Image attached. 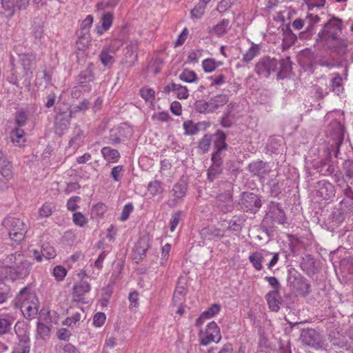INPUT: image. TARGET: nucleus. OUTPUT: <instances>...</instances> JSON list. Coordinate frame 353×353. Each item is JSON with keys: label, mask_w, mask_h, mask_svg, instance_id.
Returning <instances> with one entry per match:
<instances>
[{"label": "nucleus", "mask_w": 353, "mask_h": 353, "mask_svg": "<svg viewBox=\"0 0 353 353\" xmlns=\"http://www.w3.org/2000/svg\"><path fill=\"white\" fill-rule=\"evenodd\" d=\"M195 110L199 113L208 114L212 112L210 101L204 99L197 100L194 103Z\"/></svg>", "instance_id": "36"}, {"label": "nucleus", "mask_w": 353, "mask_h": 353, "mask_svg": "<svg viewBox=\"0 0 353 353\" xmlns=\"http://www.w3.org/2000/svg\"><path fill=\"white\" fill-rule=\"evenodd\" d=\"M296 40V36L294 34L292 30L287 27L285 31L284 32V38L283 41L288 46H291L294 43Z\"/></svg>", "instance_id": "54"}, {"label": "nucleus", "mask_w": 353, "mask_h": 353, "mask_svg": "<svg viewBox=\"0 0 353 353\" xmlns=\"http://www.w3.org/2000/svg\"><path fill=\"white\" fill-rule=\"evenodd\" d=\"M332 90L336 94H339L343 90L342 88V78L341 77L337 74L332 79Z\"/></svg>", "instance_id": "57"}, {"label": "nucleus", "mask_w": 353, "mask_h": 353, "mask_svg": "<svg viewBox=\"0 0 353 353\" xmlns=\"http://www.w3.org/2000/svg\"><path fill=\"white\" fill-rule=\"evenodd\" d=\"M128 299L130 302L129 307L131 310H136L139 305V293L136 291L130 292Z\"/></svg>", "instance_id": "59"}, {"label": "nucleus", "mask_w": 353, "mask_h": 353, "mask_svg": "<svg viewBox=\"0 0 353 353\" xmlns=\"http://www.w3.org/2000/svg\"><path fill=\"white\" fill-rule=\"evenodd\" d=\"M183 128L185 134L188 135L196 134L199 131L197 124H194L192 121H187L183 123Z\"/></svg>", "instance_id": "47"}, {"label": "nucleus", "mask_w": 353, "mask_h": 353, "mask_svg": "<svg viewBox=\"0 0 353 353\" xmlns=\"http://www.w3.org/2000/svg\"><path fill=\"white\" fill-rule=\"evenodd\" d=\"M0 174L7 181L13 178V167L7 158L0 161Z\"/></svg>", "instance_id": "26"}, {"label": "nucleus", "mask_w": 353, "mask_h": 353, "mask_svg": "<svg viewBox=\"0 0 353 353\" xmlns=\"http://www.w3.org/2000/svg\"><path fill=\"white\" fill-rule=\"evenodd\" d=\"M202 67L205 72H212L216 68V61L214 59H206L203 61Z\"/></svg>", "instance_id": "51"}, {"label": "nucleus", "mask_w": 353, "mask_h": 353, "mask_svg": "<svg viewBox=\"0 0 353 353\" xmlns=\"http://www.w3.org/2000/svg\"><path fill=\"white\" fill-rule=\"evenodd\" d=\"M67 274L65 268L61 265H57L54 268L53 274L56 279L58 281H62Z\"/></svg>", "instance_id": "63"}, {"label": "nucleus", "mask_w": 353, "mask_h": 353, "mask_svg": "<svg viewBox=\"0 0 353 353\" xmlns=\"http://www.w3.org/2000/svg\"><path fill=\"white\" fill-rule=\"evenodd\" d=\"M71 117L72 111L68 114H59L55 119L56 132L62 133L64 130H67L70 125Z\"/></svg>", "instance_id": "22"}, {"label": "nucleus", "mask_w": 353, "mask_h": 353, "mask_svg": "<svg viewBox=\"0 0 353 353\" xmlns=\"http://www.w3.org/2000/svg\"><path fill=\"white\" fill-rule=\"evenodd\" d=\"M345 175L349 179H353V161H347L344 163Z\"/></svg>", "instance_id": "64"}, {"label": "nucleus", "mask_w": 353, "mask_h": 353, "mask_svg": "<svg viewBox=\"0 0 353 353\" xmlns=\"http://www.w3.org/2000/svg\"><path fill=\"white\" fill-rule=\"evenodd\" d=\"M301 339L304 344L316 349H321L324 346L323 336L314 329L303 330Z\"/></svg>", "instance_id": "11"}, {"label": "nucleus", "mask_w": 353, "mask_h": 353, "mask_svg": "<svg viewBox=\"0 0 353 353\" xmlns=\"http://www.w3.org/2000/svg\"><path fill=\"white\" fill-rule=\"evenodd\" d=\"M11 69L7 77V81L18 88L22 89L23 86H25L28 90H30L31 87V79L33 74L30 72L25 70L18 66L10 63Z\"/></svg>", "instance_id": "5"}, {"label": "nucleus", "mask_w": 353, "mask_h": 353, "mask_svg": "<svg viewBox=\"0 0 353 353\" xmlns=\"http://www.w3.org/2000/svg\"><path fill=\"white\" fill-rule=\"evenodd\" d=\"M124 172L123 165H117L114 167L110 172V176L114 181H119L123 176Z\"/></svg>", "instance_id": "52"}, {"label": "nucleus", "mask_w": 353, "mask_h": 353, "mask_svg": "<svg viewBox=\"0 0 353 353\" xmlns=\"http://www.w3.org/2000/svg\"><path fill=\"white\" fill-rule=\"evenodd\" d=\"M223 172V165L212 163L208 170V179L212 182Z\"/></svg>", "instance_id": "34"}, {"label": "nucleus", "mask_w": 353, "mask_h": 353, "mask_svg": "<svg viewBox=\"0 0 353 353\" xmlns=\"http://www.w3.org/2000/svg\"><path fill=\"white\" fill-rule=\"evenodd\" d=\"M28 118V112L24 110H21L16 114L15 123L18 127H22L26 123Z\"/></svg>", "instance_id": "46"}, {"label": "nucleus", "mask_w": 353, "mask_h": 353, "mask_svg": "<svg viewBox=\"0 0 353 353\" xmlns=\"http://www.w3.org/2000/svg\"><path fill=\"white\" fill-rule=\"evenodd\" d=\"M186 190H187L186 185L185 184L184 182L181 181V182H179V183H176L174 185L172 191L173 192V196L175 198L181 199L185 196V194L186 193Z\"/></svg>", "instance_id": "41"}, {"label": "nucleus", "mask_w": 353, "mask_h": 353, "mask_svg": "<svg viewBox=\"0 0 353 353\" xmlns=\"http://www.w3.org/2000/svg\"><path fill=\"white\" fill-rule=\"evenodd\" d=\"M259 46L252 43L251 47L243 54L242 61L246 63L250 62L255 57L259 54Z\"/></svg>", "instance_id": "33"}, {"label": "nucleus", "mask_w": 353, "mask_h": 353, "mask_svg": "<svg viewBox=\"0 0 353 353\" xmlns=\"http://www.w3.org/2000/svg\"><path fill=\"white\" fill-rule=\"evenodd\" d=\"M270 309L273 312H277L280 309L281 297L278 290H272L265 296Z\"/></svg>", "instance_id": "23"}, {"label": "nucleus", "mask_w": 353, "mask_h": 353, "mask_svg": "<svg viewBox=\"0 0 353 353\" xmlns=\"http://www.w3.org/2000/svg\"><path fill=\"white\" fill-rule=\"evenodd\" d=\"M3 224L8 230L10 238L14 242H21L27 232L26 224L19 219L8 217L4 219Z\"/></svg>", "instance_id": "7"}, {"label": "nucleus", "mask_w": 353, "mask_h": 353, "mask_svg": "<svg viewBox=\"0 0 353 353\" xmlns=\"http://www.w3.org/2000/svg\"><path fill=\"white\" fill-rule=\"evenodd\" d=\"M41 250L43 252V257L47 259H53L56 256L55 250L53 247L49 244H43L41 246Z\"/></svg>", "instance_id": "50"}, {"label": "nucleus", "mask_w": 353, "mask_h": 353, "mask_svg": "<svg viewBox=\"0 0 353 353\" xmlns=\"http://www.w3.org/2000/svg\"><path fill=\"white\" fill-rule=\"evenodd\" d=\"M90 285L85 281L76 283L72 288V296L76 301H80L83 296L90 292Z\"/></svg>", "instance_id": "21"}, {"label": "nucleus", "mask_w": 353, "mask_h": 353, "mask_svg": "<svg viewBox=\"0 0 353 353\" xmlns=\"http://www.w3.org/2000/svg\"><path fill=\"white\" fill-rule=\"evenodd\" d=\"M31 269L32 263L23 256L10 272L14 274V279H24L29 275Z\"/></svg>", "instance_id": "16"}, {"label": "nucleus", "mask_w": 353, "mask_h": 353, "mask_svg": "<svg viewBox=\"0 0 353 353\" xmlns=\"http://www.w3.org/2000/svg\"><path fill=\"white\" fill-rule=\"evenodd\" d=\"M171 91L174 92L176 97L180 99H186L189 96L187 88L180 84L174 83L168 84L164 87L163 92L165 94H169Z\"/></svg>", "instance_id": "20"}, {"label": "nucleus", "mask_w": 353, "mask_h": 353, "mask_svg": "<svg viewBox=\"0 0 353 353\" xmlns=\"http://www.w3.org/2000/svg\"><path fill=\"white\" fill-rule=\"evenodd\" d=\"M2 7L8 12V17H11L14 13V0H1Z\"/></svg>", "instance_id": "55"}, {"label": "nucleus", "mask_w": 353, "mask_h": 353, "mask_svg": "<svg viewBox=\"0 0 353 353\" xmlns=\"http://www.w3.org/2000/svg\"><path fill=\"white\" fill-rule=\"evenodd\" d=\"M179 79L181 81L187 83L196 82L198 80L196 74L194 71L190 70L188 69L183 70V71L179 75Z\"/></svg>", "instance_id": "40"}, {"label": "nucleus", "mask_w": 353, "mask_h": 353, "mask_svg": "<svg viewBox=\"0 0 353 353\" xmlns=\"http://www.w3.org/2000/svg\"><path fill=\"white\" fill-rule=\"evenodd\" d=\"M239 205L243 210L255 214L261 207L262 202L258 194L253 192H243L241 196Z\"/></svg>", "instance_id": "9"}, {"label": "nucleus", "mask_w": 353, "mask_h": 353, "mask_svg": "<svg viewBox=\"0 0 353 353\" xmlns=\"http://www.w3.org/2000/svg\"><path fill=\"white\" fill-rule=\"evenodd\" d=\"M186 294V290L183 286H176L173 294L172 300L176 305H181L183 301L184 300L185 295Z\"/></svg>", "instance_id": "39"}, {"label": "nucleus", "mask_w": 353, "mask_h": 353, "mask_svg": "<svg viewBox=\"0 0 353 353\" xmlns=\"http://www.w3.org/2000/svg\"><path fill=\"white\" fill-rule=\"evenodd\" d=\"M19 324L17 323L14 326V331L19 339V342L15 345L12 353H30V336L23 329H21Z\"/></svg>", "instance_id": "12"}, {"label": "nucleus", "mask_w": 353, "mask_h": 353, "mask_svg": "<svg viewBox=\"0 0 353 353\" xmlns=\"http://www.w3.org/2000/svg\"><path fill=\"white\" fill-rule=\"evenodd\" d=\"M307 23V30L310 32L314 27V25L320 21V17L318 15H313L312 14H307L305 19Z\"/></svg>", "instance_id": "60"}, {"label": "nucleus", "mask_w": 353, "mask_h": 353, "mask_svg": "<svg viewBox=\"0 0 353 353\" xmlns=\"http://www.w3.org/2000/svg\"><path fill=\"white\" fill-rule=\"evenodd\" d=\"M23 256V255L19 252H14L13 253L6 254L5 257L2 259V263L5 267L12 270Z\"/></svg>", "instance_id": "27"}, {"label": "nucleus", "mask_w": 353, "mask_h": 353, "mask_svg": "<svg viewBox=\"0 0 353 353\" xmlns=\"http://www.w3.org/2000/svg\"><path fill=\"white\" fill-rule=\"evenodd\" d=\"M36 58L37 54L32 52H25L19 53L17 54V58L15 59L13 56L10 57V63H14V65L24 69L28 72H30L33 74V70L36 67Z\"/></svg>", "instance_id": "8"}, {"label": "nucleus", "mask_w": 353, "mask_h": 353, "mask_svg": "<svg viewBox=\"0 0 353 353\" xmlns=\"http://www.w3.org/2000/svg\"><path fill=\"white\" fill-rule=\"evenodd\" d=\"M212 141V136L210 134H205L201 140L199 142L198 148L202 151L203 153H205L208 151Z\"/></svg>", "instance_id": "44"}, {"label": "nucleus", "mask_w": 353, "mask_h": 353, "mask_svg": "<svg viewBox=\"0 0 353 353\" xmlns=\"http://www.w3.org/2000/svg\"><path fill=\"white\" fill-rule=\"evenodd\" d=\"M200 234L203 240L212 241L215 239H221L224 236L223 232L214 226H209L203 228Z\"/></svg>", "instance_id": "19"}, {"label": "nucleus", "mask_w": 353, "mask_h": 353, "mask_svg": "<svg viewBox=\"0 0 353 353\" xmlns=\"http://www.w3.org/2000/svg\"><path fill=\"white\" fill-rule=\"evenodd\" d=\"M52 81V74L46 69L39 71L36 74L35 84L38 87L46 88Z\"/></svg>", "instance_id": "25"}, {"label": "nucleus", "mask_w": 353, "mask_h": 353, "mask_svg": "<svg viewBox=\"0 0 353 353\" xmlns=\"http://www.w3.org/2000/svg\"><path fill=\"white\" fill-rule=\"evenodd\" d=\"M249 170L254 175L263 176L269 172V169L266 165L262 161H256L252 162L249 164Z\"/></svg>", "instance_id": "24"}, {"label": "nucleus", "mask_w": 353, "mask_h": 353, "mask_svg": "<svg viewBox=\"0 0 353 353\" xmlns=\"http://www.w3.org/2000/svg\"><path fill=\"white\" fill-rule=\"evenodd\" d=\"M330 126L332 129V139L333 143H332V146L334 144L335 145L336 149L334 151V154L335 157L337 158L340 146L344 140V126L337 121L332 122Z\"/></svg>", "instance_id": "14"}, {"label": "nucleus", "mask_w": 353, "mask_h": 353, "mask_svg": "<svg viewBox=\"0 0 353 353\" xmlns=\"http://www.w3.org/2000/svg\"><path fill=\"white\" fill-rule=\"evenodd\" d=\"M155 92L153 89L143 88L140 90V94L145 101L152 102L154 99Z\"/></svg>", "instance_id": "49"}, {"label": "nucleus", "mask_w": 353, "mask_h": 353, "mask_svg": "<svg viewBox=\"0 0 353 353\" xmlns=\"http://www.w3.org/2000/svg\"><path fill=\"white\" fill-rule=\"evenodd\" d=\"M101 152L103 158L108 163H116L121 157L119 151L117 150L112 149L110 147H103Z\"/></svg>", "instance_id": "28"}, {"label": "nucleus", "mask_w": 353, "mask_h": 353, "mask_svg": "<svg viewBox=\"0 0 353 353\" xmlns=\"http://www.w3.org/2000/svg\"><path fill=\"white\" fill-rule=\"evenodd\" d=\"M269 258H270V260L266 265L269 270H272L279 261V254L278 252H271L265 249H260L252 252L248 259L256 271H261L263 268V263H265Z\"/></svg>", "instance_id": "4"}, {"label": "nucleus", "mask_w": 353, "mask_h": 353, "mask_svg": "<svg viewBox=\"0 0 353 353\" xmlns=\"http://www.w3.org/2000/svg\"><path fill=\"white\" fill-rule=\"evenodd\" d=\"M302 55L305 58L307 59L308 61H310V67H313L316 64L326 67L332 65L330 62L327 61H323L322 59L316 61L314 54L310 50L305 49L303 51Z\"/></svg>", "instance_id": "29"}, {"label": "nucleus", "mask_w": 353, "mask_h": 353, "mask_svg": "<svg viewBox=\"0 0 353 353\" xmlns=\"http://www.w3.org/2000/svg\"><path fill=\"white\" fill-rule=\"evenodd\" d=\"M15 305L20 307L26 319H32L37 314L39 301L34 292L28 287L21 290L16 296Z\"/></svg>", "instance_id": "3"}, {"label": "nucleus", "mask_w": 353, "mask_h": 353, "mask_svg": "<svg viewBox=\"0 0 353 353\" xmlns=\"http://www.w3.org/2000/svg\"><path fill=\"white\" fill-rule=\"evenodd\" d=\"M99 57L100 60L104 66H111L115 61L114 57L110 54V48L103 49Z\"/></svg>", "instance_id": "38"}, {"label": "nucleus", "mask_w": 353, "mask_h": 353, "mask_svg": "<svg viewBox=\"0 0 353 353\" xmlns=\"http://www.w3.org/2000/svg\"><path fill=\"white\" fill-rule=\"evenodd\" d=\"M201 344L208 345L211 342L218 343L221 339L220 329L216 323L212 321L208 324L205 330L199 333Z\"/></svg>", "instance_id": "10"}, {"label": "nucleus", "mask_w": 353, "mask_h": 353, "mask_svg": "<svg viewBox=\"0 0 353 353\" xmlns=\"http://www.w3.org/2000/svg\"><path fill=\"white\" fill-rule=\"evenodd\" d=\"M341 30V19L336 17L331 18L319 32L316 41V44L325 49L344 53L346 50L347 43L340 37Z\"/></svg>", "instance_id": "1"}, {"label": "nucleus", "mask_w": 353, "mask_h": 353, "mask_svg": "<svg viewBox=\"0 0 353 353\" xmlns=\"http://www.w3.org/2000/svg\"><path fill=\"white\" fill-rule=\"evenodd\" d=\"M92 63L83 70L77 78V85L74 87L72 91V96L74 98H78L81 92H88L91 90L90 84L94 79V74L92 69Z\"/></svg>", "instance_id": "6"}, {"label": "nucleus", "mask_w": 353, "mask_h": 353, "mask_svg": "<svg viewBox=\"0 0 353 353\" xmlns=\"http://www.w3.org/2000/svg\"><path fill=\"white\" fill-rule=\"evenodd\" d=\"M221 310V307L219 304L214 303L206 311L202 313V317H206L210 319L217 314Z\"/></svg>", "instance_id": "48"}, {"label": "nucleus", "mask_w": 353, "mask_h": 353, "mask_svg": "<svg viewBox=\"0 0 353 353\" xmlns=\"http://www.w3.org/2000/svg\"><path fill=\"white\" fill-rule=\"evenodd\" d=\"M212 112L223 107L228 102V97L226 94H218L210 99Z\"/></svg>", "instance_id": "32"}, {"label": "nucleus", "mask_w": 353, "mask_h": 353, "mask_svg": "<svg viewBox=\"0 0 353 353\" xmlns=\"http://www.w3.org/2000/svg\"><path fill=\"white\" fill-rule=\"evenodd\" d=\"M316 195L324 200H328L335 194L334 185L325 180H321L315 185Z\"/></svg>", "instance_id": "17"}, {"label": "nucleus", "mask_w": 353, "mask_h": 353, "mask_svg": "<svg viewBox=\"0 0 353 353\" xmlns=\"http://www.w3.org/2000/svg\"><path fill=\"white\" fill-rule=\"evenodd\" d=\"M236 0H222L217 6V10L220 13L226 12Z\"/></svg>", "instance_id": "58"}, {"label": "nucleus", "mask_w": 353, "mask_h": 353, "mask_svg": "<svg viewBox=\"0 0 353 353\" xmlns=\"http://www.w3.org/2000/svg\"><path fill=\"white\" fill-rule=\"evenodd\" d=\"M315 261L310 255L307 256L303 259V262L301 263V269L306 273L309 274L314 268Z\"/></svg>", "instance_id": "43"}, {"label": "nucleus", "mask_w": 353, "mask_h": 353, "mask_svg": "<svg viewBox=\"0 0 353 353\" xmlns=\"http://www.w3.org/2000/svg\"><path fill=\"white\" fill-rule=\"evenodd\" d=\"M10 139L16 145H21L25 141L24 131L19 128L13 129L10 132Z\"/></svg>", "instance_id": "37"}, {"label": "nucleus", "mask_w": 353, "mask_h": 353, "mask_svg": "<svg viewBox=\"0 0 353 353\" xmlns=\"http://www.w3.org/2000/svg\"><path fill=\"white\" fill-rule=\"evenodd\" d=\"M148 190L151 194L156 195L157 194L163 192V188L162 186L161 183L156 180L150 182L148 184Z\"/></svg>", "instance_id": "45"}, {"label": "nucleus", "mask_w": 353, "mask_h": 353, "mask_svg": "<svg viewBox=\"0 0 353 353\" xmlns=\"http://www.w3.org/2000/svg\"><path fill=\"white\" fill-rule=\"evenodd\" d=\"M52 206L51 203H46L39 210V216L40 218H47L52 214Z\"/></svg>", "instance_id": "56"}, {"label": "nucleus", "mask_w": 353, "mask_h": 353, "mask_svg": "<svg viewBox=\"0 0 353 353\" xmlns=\"http://www.w3.org/2000/svg\"><path fill=\"white\" fill-rule=\"evenodd\" d=\"M72 220L75 225L83 227L88 222L85 216L80 212H76L72 215Z\"/></svg>", "instance_id": "53"}, {"label": "nucleus", "mask_w": 353, "mask_h": 353, "mask_svg": "<svg viewBox=\"0 0 353 353\" xmlns=\"http://www.w3.org/2000/svg\"><path fill=\"white\" fill-rule=\"evenodd\" d=\"M113 21V14L110 12L105 13L101 17L102 26L97 27L96 31L97 34H102L103 32L108 30L112 26Z\"/></svg>", "instance_id": "31"}, {"label": "nucleus", "mask_w": 353, "mask_h": 353, "mask_svg": "<svg viewBox=\"0 0 353 353\" xmlns=\"http://www.w3.org/2000/svg\"><path fill=\"white\" fill-rule=\"evenodd\" d=\"M80 200L81 198L78 196H74L70 198L67 202V209L71 212H74L76 210H77L79 208V206L77 203Z\"/></svg>", "instance_id": "61"}, {"label": "nucleus", "mask_w": 353, "mask_h": 353, "mask_svg": "<svg viewBox=\"0 0 353 353\" xmlns=\"http://www.w3.org/2000/svg\"><path fill=\"white\" fill-rule=\"evenodd\" d=\"M229 24L230 20L224 19L212 28H209V33L211 35L216 34L218 37L223 36L227 33V28Z\"/></svg>", "instance_id": "30"}, {"label": "nucleus", "mask_w": 353, "mask_h": 353, "mask_svg": "<svg viewBox=\"0 0 353 353\" xmlns=\"http://www.w3.org/2000/svg\"><path fill=\"white\" fill-rule=\"evenodd\" d=\"M12 322L6 317H0V336L6 334L11 330Z\"/></svg>", "instance_id": "42"}, {"label": "nucleus", "mask_w": 353, "mask_h": 353, "mask_svg": "<svg viewBox=\"0 0 353 353\" xmlns=\"http://www.w3.org/2000/svg\"><path fill=\"white\" fill-rule=\"evenodd\" d=\"M290 288L296 295L306 296L310 292V284L307 279L300 275H291L288 279Z\"/></svg>", "instance_id": "13"}, {"label": "nucleus", "mask_w": 353, "mask_h": 353, "mask_svg": "<svg viewBox=\"0 0 353 353\" xmlns=\"http://www.w3.org/2000/svg\"><path fill=\"white\" fill-rule=\"evenodd\" d=\"M345 219V214L339 210L334 211L331 214V220L335 225H339Z\"/></svg>", "instance_id": "62"}, {"label": "nucleus", "mask_w": 353, "mask_h": 353, "mask_svg": "<svg viewBox=\"0 0 353 353\" xmlns=\"http://www.w3.org/2000/svg\"><path fill=\"white\" fill-rule=\"evenodd\" d=\"M291 70L289 58L277 60L270 57H264L255 65L256 73L262 77L268 78L272 72H277L278 79H284L290 75Z\"/></svg>", "instance_id": "2"}, {"label": "nucleus", "mask_w": 353, "mask_h": 353, "mask_svg": "<svg viewBox=\"0 0 353 353\" xmlns=\"http://www.w3.org/2000/svg\"><path fill=\"white\" fill-rule=\"evenodd\" d=\"M216 208L223 213L230 212L234 210L232 195L230 191L219 194L215 201Z\"/></svg>", "instance_id": "15"}, {"label": "nucleus", "mask_w": 353, "mask_h": 353, "mask_svg": "<svg viewBox=\"0 0 353 353\" xmlns=\"http://www.w3.org/2000/svg\"><path fill=\"white\" fill-rule=\"evenodd\" d=\"M270 210L267 214L274 222L279 224H283L285 221V214L284 211L281 209L279 203L270 202Z\"/></svg>", "instance_id": "18"}, {"label": "nucleus", "mask_w": 353, "mask_h": 353, "mask_svg": "<svg viewBox=\"0 0 353 353\" xmlns=\"http://www.w3.org/2000/svg\"><path fill=\"white\" fill-rule=\"evenodd\" d=\"M216 139L214 140V146L216 150H223L228 148V144L225 142L226 135L222 130H217L214 134Z\"/></svg>", "instance_id": "35"}]
</instances>
